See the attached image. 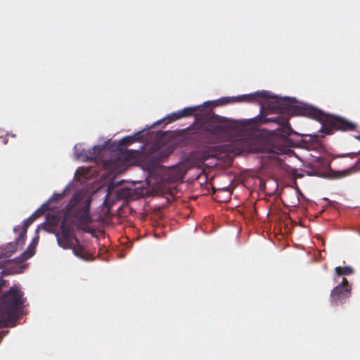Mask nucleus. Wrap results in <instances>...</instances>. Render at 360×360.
<instances>
[{"label":"nucleus","instance_id":"obj_19","mask_svg":"<svg viewBox=\"0 0 360 360\" xmlns=\"http://www.w3.org/2000/svg\"><path fill=\"white\" fill-rule=\"evenodd\" d=\"M3 142H4V143L6 144L7 143V139H6V138H4L3 139Z\"/></svg>","mask_w":360,"mask_h":360},{"label":"nucleus","instance_id":"obj_18","mask_svg":"<svg viewBox=\"0 0 360 360\" xmlns=\"http://www.w3.org/2000/svg\"><path fill=\"white\" fill-rule=\"evenodd\" d=\"M349 173V169H345L342 171L338 172L335 176V178L339 179L344 176H346Z\"/></svg>","mask_w":360,"mask_h":360},{"label":"nucleus","instance_id":"obj_17","mask_svg":"<svg viewBox=\"0 0 360 360\" xmlns=\"http://www.w3.org/2000/svg\"><path fill=\"white\" fill-rule=\"evenodd\" d=\"M64 193L65 192L61 193H54L46 202L49 204L51 202H58L60 200L63 198Z\"/></svg>","mask_w":360,"mask_h":360},{"label":"nucleus","instance_id":"obj_16","mask_svg":"<svg viewBox=\"0 0 360 360\" xmlns=\"http://www.w3.org/2000/svg\"><path fill=\"white\" fill-rule=\"evenodd\" d=\"M335 276H348L353 274L354 270L351 266H337L335 269Z\"/></svg>","mask_w":360,"mask_h":360},{"label":"nucleus","instance_id":"obj_10","mask_svg":"<svg viewBox=\"0 0 360 360\" xmlns=\"http://www.w3.org/2000/svg\"><path fill=\"white\" fill-rule=\"evenodd\" d=\"M39 229L40 226H38L36 229V236L33 238L31 243L26 249V250L22 253L20 256V262L25 261L29 258L32 257L34 255L35 248L37 245L39 240V236L38 235V231Z\"/></svg>","mask_w":360,"mask_h":360},{"label":"nucleus","instance_id":"obj_14","mask_svg":"<svg viewBox=\"0 0 360 360\" xmlns=\"http://www.w3.org/2000/svg\"><path fill=\"white\" fill-rule=\"evenodd\" d=\"M141 139V131L136 133L133 136H127L118 141L120 146H128L134 142L140 141Z\"/></svg>","mask_w":360,"mask_h":360},{"label":"nucleus","instance_id":"obj_5","mask_svg":"<svg viewBox=\"0 0 360 360\" xmlns=\"http://www.w3.org/2000/svg\"><path fill=\"white\" fill-rule=\"evenodd\" d=\"M61 233L57 232L56 236L57 243L63 249H71L75 243H78V239L74 233L72 229L65 223V217L60 224Z\"/></svg>","mask_w":360,"mask_h":360},{"label":"nucleus","instance_id":"obj_3","mask_svg":"<svg viewBox=\"0 0 360 360\" xmlns=\"http://www.w3.org/2000/svg\"><path fill=\"white\" fill-rule=\"evenodd\" d=\"M22 296L23 292L15 285L4 294L0 310V328L15 326V313L25 302Z\"/></svg>","mask_w":360,"mask_h":360},{"label":"nucleus","instance_id":"obj_2","mask_svg":"<svg viewBox=\"0 0 360 360\" xmlns=\"http://www.w3.org/2000/svg\"><path fill=\"white\" fill-rule=\"evenodd\" d=\"M212 119L221 124L208 122L201 124L195 131L190 133L191 140L196 148H207L210 145L221 143L228 129H235L246 125L245 121L226 120L215 115H213Z\"/></svg>","mask_w":360,"mask_h":360},{"label":"nucleus","instance_id":"obj_11","mask_svg":"<svg viewBox=\"0 0 360 360\" xmlns=\"http://www.w3.org/2000/svg\"><path fill=\"white\" fill-rule=\"evenodd\" d=\"M51 210L48 202H44L41 206L38 208L30 217L25 219L23 222V226L29 227L37 218L42 216L46 211Z\"/></svg>","mask_w":360,"mask_h":360},{"label":"nucleus","instance_id":"obj_21","mask_svg":"<svg viewBox=\"0 0 360 360\" xmlns=\"http://www.w3.org/2000/svg\"><path fill=\"white\" fill-rule=\"evenodd\" d=\"M250 150H255V148H250Z\"/></svg>","mask_w":360,"mask_h":360},{"label":"nucleus","instance_id":"obj_6","mask_svg":"<svg viewBox=\"0 0 360 360\" xmlns=\"http://www.w3.org/2000/svg\"><path fill=\"white\" fill-rule=\"evenodd\" d=\"M352 285L347 278H343L340 284L335 286L330 292L332 305L337 306L346 301L351 296Z\"/></svg>","mask_w":360,"mask_h":360},{"label":"nucleus","instance_id":"obj_1","mask_svg":"<svg viewBox=\"0 0 360 360\" xmlns=\"http://www.w3.org/2000/svg\"><path fill=\"white\" fill-rule=\"evenodd\" d=\"M271 98L275 100L272 108L278 115L259 118L262 124L272 122L278 125L274 129L276 136L271 141L269 148L271 153L283 154L288 150L286 148L290 141L288 136L294 133L288 122L291 115L307 116L319 121L322 124V131L326 134H331L334 130H356V124L354 122L340 116L326 114L311 105H296L297 100L295 98L272 96Z\"/></svg>","mask_w":360,"mask_h":360},{"label":"nucleus","instance_id":"obj_15","mask_svg":"<svg viewBox=\"0 0 360 360\" xmlns=\"http://www.w3.org/2000/svg\"><path fill=\"white\" fill-rule=\"evenodd\" d=\"M101 150L102 148L100 146H94L87 150L86 157L88 160H95L101 153Z\"/></svg>","mask_w":360,"mask_h":360},{"label":"nucleus","instance_id":"obj_8","mask_svg":"<svg viewBox=\"0 0 360 360\" xmlns=\"http://www.w3.org/2000/svg\"><path fill=\"white\" fill-rule=\"evenodd\" d=\"M200 108V106H193V107H187L184 108L181 110H179L176 112H173L168 118L169 120L167 122H171L179 120L183 117H189L193 115L195 112L198 110Z\"/></svg>","mask_w":360,"mask_h":360},{"label":"nucleus","instance_id":"obj_4","mask_svg":"<svg viewBox=\"0 0 360 360\" xmlns=\"http://www.w3.org/2000/svg\"><path fill=\"white\" fill-rule=\"evenodd\" d=\"M91 202V198H87L82 200V195L78 193L74 194L64 208L65 219H75L78 226L86 231L84 227L92 222V218L89 212Z\"/></svg>","mask_w":360,"mask_h":360},{"label":"nucleus","instance_id":"obj_9","mask_svg":"<svg viewBox=\"0 0 360 360\" xmlns=\"http://www.w3.org/2000/svg\"><path fill=\"white\" fill-rule=\"evenodd\" d=\"M27 229L28 228L25 226H23L22 227L16 226L14 227L13 231L15 232H18L19 231H20V232L18 237L16 239L15 244L10 243L8 245H11V247L12 248V250L10 251L11 252H15L18 247L22 246L25 244Z\"/></svg>","mask_w":360,"mask_h":360},{"label":"nucleus","instance_id":"obj_13","mask_svg":"<svg viewBox=\"0 0 360 360\" xmlns=\"http://www.w3.org/2000/svg\"><path fill=\"white\" fill-rule=\"evenodd\" d=\"M59 221V218L58 216L53 214H48L46 216V222L41 224L39 226H40V229H43L47 231H50L49 226L51 227H53L58 224Z\"/></svg>","mask_w":360,"mask_h":360},{"label":"nucleus","instance_id":"obj_7","mask_svg":"<svg viewBox=\"0 0 360 360\" xmlns=\"http://www.w3.org/2000/svg\"><path fill=\"white\" fill-rule=\"evenodd\" d=\"M272 96L269 91H257L250 94H244L236 97L226 98L228 100H232L237 102H253L261 98H270Z\"/></svg>","mask_w":360,"mask_h":360},{"label":"nucleus","instance_id":"obj_12","mask_svg":"<svg viewBox=\"0 0 360 360\" xmlns=\"http://www.w3.org/2000/svg\"><path fill=\"white\" fill-rule=\"evenodd\" d=\"M71 249L72 250L74 255L80 259L84 261H90L93 259L92 255L79 243H75V245Z\"/></svg>","mask_w":360,"mask_h":360},{"label":"nucleus","instance_id":"obj_20","mask_svg":"<svg viewBox=\"0 0 360 360\" xmlns=\"http://www.w3.org/2000/svg\"><path fill=\"white\" fill-rule=\"evenodd\" d=\"M192 126L189 127L187 130L189 131H192Z\"/></svg>","mask_w":360,"mask_h":360}]
</instances>
